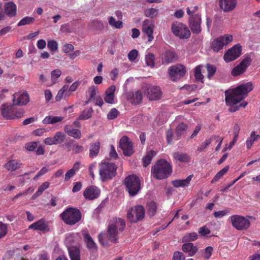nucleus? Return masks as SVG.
Masks as SVG:
<instances>
[{"label": "nucleus", "mask_w": 260, "mask_h": 260, "mask_svg": "<svg viewBox=\"0 0 260 260\" xmlns=\"http://www.w3.org/2000/svg\"><path fill=\"white\" fill-rule=\"evenodd\" d=\"M253 89V85L250 82L238 86L237 87L225 91V100L228 106H231L229 111L234 112L241 107L245 108L247 105L246 102L243 101L239 105H236L247 95L248 93Z\"/></svg>", "instance_id": "obj_1"}, {"label": "nucleus", "mask_w": 260, "mask_h": 260, "mask_svg": "<svg viewBox=\"0 0 260 260\" xmlns=\"http://www.w3.org/2000/svg\"><path fill=\"white\" fill-rule=\"evenodd\" d=\"M125 227V222L121 218H114L111 219L108 224L107 231V237L111 242H118V231L122 232Z\"/></svg>", "instance_id": "obj_2"}, {"label": "nucleus", "mask_w": 260, "mask_h": 260, "mask_svg": "<svg viewBox=\"0 0 260 260\" xmlns=\"http://www.w3.org/2000/svg\"><path fill=\"white\" fill-rule=\"evenodd\" d=\"M123 185L131 197L137 195L141 188L140 179L134 174L126 176L124 179Z\"/></svg>", "instance_id": "obj_3"}, {"label": "nucleus", "mask_w": 260, "mask_h": 260, "mask_svg": "<svg viewBox=\"0 0 260 260\" xmlns=\"http://www.w3.org/2000/svg\"><path fill=\"white\" fill-rule=\"evenodd\" d=\"M60 217L65 223L73 225L81 220L82 214L78 209L70 207L60 214Z\"/></svg>", "instance_id": "obj_4"}, {"label": "nucleus", "mask_w": 260, "mask_h": 260, "mask_svg": "<svg viewBox=\"0 0 260 260\" xmlns=\"http://www.w3.org/2000/svg\"><path fill=\"white\" fill-rule=\"evenodd\" d=\"M170 164H155L152 167L151 173L156 179L167 178L171 173Z\"/></svg>", "instance_id": "obj_5"}, {"label": "nucleus", "mask_w": 260, "mask_h": 260, "mask_svg": "<svg viewBox=\"0 0 260 260\" xmlns=\"http://www.w3.org/2000/svg\"><path fill=\"white\" fill-rule=\"evenodd\" d=\"M117 167L115 164H101L100 174L103 181L112 179L116 174Z\"/></svg>", "instance_id": "obj_6"}, {"label": "nucleus", "mask_w": 260, "mask_h": 260, "mask_svg": "<svg viewBox=\"0 0 260 260\" xmlns=\"http://www.w3.org/2000/svg\"><path fill=\"white\" fill-rule=\"evenodd\" d=\"M173 34L181 39H188L190 37V31L188 27L184 24L175 22L171 26Z\"/></svg>", "instance_id": "obj_7"}, {"label": "nucleus", "mask_w": 260, "mask_h": 260, "mask_svg": "<svg viewBox=\"0 0 260 260\" xmlns=\"http://www.w3.org/2000/svg\"><path fill=\"white\" fill-rule=\"evenodd\" d=\"M168 73L172 81H179L185 75L186 67L180 63L172 66L169 68Z\"/></svg>", "instance_id": "obj_8"}, {"label": "nucleus", "mask_w": 260, "mask_h": 260, "mask_svg": "<svg viewBox=\"0 0 260 260\" xmlns=\"http://www.w3.org/2000/svg\"><path fill=\"white\" fill-rule=\"evenodd\" d=\"M233 40L231 35L226 34L214 39L211 43V48L214 52H218Z\"/></svg>", "instance_id": "obj_9"}, {"label": "nucleus", "mask_w": 260, "mask_h": 260, "mask_svg": "<svg viewBox=\"0 0 260 260\" xmlns=\"http://www.w3.org/2000/svg\"><path fill=\"white\" fill-rule=\"evenodd\" d=\"M145 214L144 207L141 205H137L132 207L127 211V217L132 222L136 223L142 220Z\"/></svg>", "instance_id": "obj_10"}, {"label": "nucleus", "mask_w": 260, "mask_h": 260, "mask_svg": "<svg viewBox=\"0 0 260 260\" xmlns=\"http://www.w3.org/2000/svg\"><path fill=\"white\" fill-rule=\"evenodd\" d=\"M252 62L251 57L248 55H245L241 62L235 67L231 72V74L234 77H237L244 73L248 67L250 66Z\"/></svg>", "instance_id": "obj_11"}, {"label": "nucleus", "mask_w": 260, "mask_h": 260, "mask_svg": "<svg viewBox=\"0 0 260 260\" xmlns=\"http://www.w3.org/2000/svg\"><path fill=\"white\" fill-rule=\"evenodd\" d=\"M231 221L233 227L238 230H246L249 228L250 225L248 219L239 215L232 216Z\"/></svg>", "instance_id": "obj_12"}, {"label": "nucleus", "mask_w": 260, "mask_h": 260, "mask_svg": "<svg viewBox=\"0 0 260 260\" xmlns=\"http://www.w3.org/2000/svg\"><path fill=\"white\" fill-rule=\"evenodd\" d=\"M119 148L122 150L123 154L125 156H131L135 152L133 143L129 138L126 136H122L119 143Z\"/></svg>", "instance_id": "obj_13"}, {"label": "nucleus", "mask_w": 260, "mask_h": 260, "mask_svg": "<svg viewBox=\"0 0 260 260\" xmlns=\"http://www.w3.org/2000/svg\"><path fill=\"white\" fill-rule=\"evenodd\" d=\"M241 46L239 44L235 45L224 53L223 59L226 62L232 61L241 55Z\"/></svg>", "instance_id": "obj_14"}, {"label": "nucleus", "mask_w": 260, "mask_h": 260, "mask_svg": "<svg viewBox=\"0 0 260 260\" xmlns=\"http://www.w3.org/2000/svg\"><path fill=\"white\" fill-rule=\"evenodd\" d=\"M146 96L150 101H157L161 99L162 92L157 86H151L147 88Z\"/></svg>", "instance_id": "obj_15"}, {"label": "nucleus", "mask_w": 260, "mask_h": 260, "mask_svg": "<svg viewBox=\"0 0 260 260\" xmlns=\"http://www.w3.org/2000/svg\"><path fill=\"white\" fill-rule=\"evenodd\" d=\"M219 8L225 13L231 12L236 8L237 0H219Z\"/></svg>", "instance_id": "obj_16"}, {"label": "nucleus", "mask_w": 260, "mask_h": 260, "mask_svg": "<svg viewBox=\"0 0 260 260\" xmlns=\"http://www.w3.org/2000/svg\"><path fill=\"white\" fill-rule=\"evenodd\" d=\"M154 27L153 22L148 19L144 20L143 23L142 31L147 36L149 42L152 41L154 39L153 36Z\"/></svg>", "instance_id": "obj_17"}, {"label": "nucleus", "mask_w": 260, "mask_h": 260, "mask_svg": "<svg viewBox=\"0 0 260 260\" xmlns=\"http://www.w3.org/2000/svg\"><path fill=\"white\" fill-rule=\"evenodd\" d=\"M13 96V101L15 105H26L29 102V96L26 91L20 94L15 93Z\"/></svg>", "instance_id": "obj_18"}, {"label": "nucleus", "mask_w": 260, "mask_h": 260, "mask_svg": "<svg viewBox=\"0 0 260 260\" xmlns=\"http://www.w3.org/2000/svg\"><path fill=\"white\" fill-rule=\"evenodd\" d=\"M189 26L193 34H199L201 31V16L189 18Z\"/></svg>", "instance_id": "obj_19"}, {"label": "nucleus", "mask_w": 260, "mask_h": 260, "mask_svg": "<svg viewBox=\"0 0 260 260\" xmlns=\"http://www.w3.org/2000/svg\"><path fill=\"white\" fill-rule=\"evenodd\" d=\"M100 194V189L95 186H90L86 188L83 192L84 197L89 200H92L98 198Z\"/></svg>", "instance_id": "obj_20"}, {"label": "nucleus", "mask_w": 260, "mask_h": 260, "mask_svg": "<svg viewBox=\"0 0 260 260\" xmlns=\"http://www.w3.org/2000/svg\"><path fill=\"white\" fill-rule=\"evenodd\" d=\"M127 100L134 105H138L140 104L143 99L142 92L138 90L135 93L134 92H129L126 94Z\"/></svg>", "instance_id": "obj_21"}, {"label": "nucleus", "mask_w": 260, "mask_h": 260, "mask_svg": "<svg viewBox=\"0 0 260 260\" xmlns=\"http://www.w3.org/2000/svg\"><path fill=\"white\" fill-rule=\"evenodd\" d=\"M28 228L42 232H48L50 230L47 222L43 219H41L33 223L29 226Z\"/></svg>", "instance_id": "obj_22"}, {"label": "nucleus", "mask_w": 260, "mask_h": 260, "mask_svg": "<svg viewBox=\"0 0 260 260\" xmlns=\"http://www.w3.org/2000/svg\"><path fill=\"white\" fill-rule=\"evenodd\" d=\"M116 86L114 85L110 86L105 91L104 100L108 104H113L114 103L115 91Z\"/></svg>", "instance_id": "obj_23"}, {"label": "nucleus", "mask_w": 260, "mask_h": 260, "mask_svg": "<svg viewBox=\"0 0 260 260\" xmlns=\"http://www.w3.org/2000/svg\"><path fill=\"white\" fill-rule=\"evenodd\" d=\"M177 58V54L173 51H166L162 54V61L163 63H170L175 61Z\"/></svg>", "instance_id": "obj_24"}, {"label": "nucleus", "mask_w": 260, "mask_h": 260, "mask_svg": "<svg viewBox=\"0 0 260 260\" xmlns=\"http://www.w3.org/2000/svg\"><path fill=\"white\" fill-rule=\"evenodd\" d=\"M71 260H81V251L79 246H71L68 248Z\"/></svg>", "instance_id": "obj_25"}, {"label": "nucleus", "mask_w": 260, "mask_h": 260, "mask_svg": "<svg viewBox=\"0 0 260 260\" xmlns=\"http://www.w3.org/2000/svg\"><path fill=\"white\" fill-rule=\"evenodd\" d=\"M5 12L9 17H12L16 15L17 7L12 2L6 3L4 6Z\"/></svg>", "instance_id": "obj_26"}, {"label": "nucleus", "mask_w": 260, "mask_h": 260, "mask_svg": "<svg viewBox=\"0 0 260 260\" xmlns=\"http://www.w3.org/2000/svg\"><path fill=\"white\" fill-rule=\"evenodd\" d=\"M182 249L184 252L188 253L189 256H192L197 252L198 248L193 243L188 242L183 244Z\"/></svg>", "instance_id": "obj_27"}, {"label": "nucleus", "mask_w": 260, "mask_h": 260, "mask_svg": "<svg viewBox=\"0 0 260 260\" xmlns=\"http://www.w3.org/2000/svg\"><path fill=\"white\" fill-rule=\"evenodd\" d=\"M64 131L68 136L75 139H79L81 137V132L79 129L71 128L69 125H66L64 127Z\"/></svg>", "instance_id": "obj_28"}, {"label": "nucleus", "mask_w": 260, "mask_h": 260, "mask_svg": "<svg viewBox=\"0 0 260 260\" xmlns=\"http://www.w3.org/2000/svg\"><path fill=\"white\" fill-rule=\"evenodd\" d=\"M100 144L99 141L92 143L90 145L89 156L90 158L95 157L99 153Z\"/></svg>", "instance_id": "obj_29"}, {"label": "nucleus", "mask_w": 260, "mask_h": 260, "mask_svg": "<svg viewBox=\"0 0 260 260\" xmlns=\"http://www.w3.org/2000/svg\"><path fill=\"white\" fill-rule=\"evenodd\" d=\"M14 105H8V104H3L1 108V113L2 116L6 119H10L9 118L4 115V114H6L7 115H12L13 112H14Z\"/></svg>", "instance_id": "obj_30"}, {"label": "nucleus", "mask_w": 260, "mask_h": 260, "mask_svg": "<svg viewBox=\"0 0 260 260\" xmlns=\"http://www.w3.org/2000/svg\"><path fill=\"white\" fill-rule=\"evenodd\" d=\"M173 157L176 161L181 162H188L190 160L189 156L187 153L181 152H175L173 153Z\"/></svg>", "instance_id": "obj_31"}, {"label": "nucleus", "mask_w": 260, "mask_h": 260, "mask_svg": "<svg viewBox=\"0 0 260 260\" xmlns=\"http://www.w3.org/2000/svg\"><path fill=\"white\" fill-rule=\"evenodd\" d=\"M85 241L87 245V247L88 249L91 251H94L96 249V247L95 242L93 241L92 238L90 235L86 233L83 235Z\"/></svg>", "instance_id": "obj_32"}, {"label": "nucleus", "mask_w": 260, "mask_h": 260, "mask_svg": "<svg viewBox=\"0 0 260 260\" xmlns=\"http://www.w3.org/2000/svg\"><path fill=\"white\" fill-rule=\"evenodd\" d=\"M66 244L68 248L71 246H79L77 243V237L74 234H69L66 238Z\"/></svg>", "instance_id": "obj_33"}, {"label": "nucleus", "mask_w": 260, "mask_h": 260, "mask_svg": "<svg viewBox=\"0 0 260 260\" xmlns=\"http://www.w3.org/2000/svg\"><path fill=\"white\" fill-rule=\"evenodd\" d=\"M63 119L62 116H47L43 120L44 124H54L61 121Z\"/></svg>", "instance_id": "obj_34"}, {"label": "nucleus", "mask_w": 260, "mask_h": 260, "mask_svg": "<svg viewBox=\"0 0 260 260\" xmlns=\"http://www.w3.org/2000/svg\"><path fill=\"white\" fill-rule=\"evenodd\" d=\"M69 86L68 85H64L63 87L58 91L57 95L55 96L56 101H60L63 95L66 96H69L71 95V93L68 91Z\"/></svg>", "instance_id": "obj_35"}, {"label": "nucleus", "mask_w": 260, "mask_h": 260, "mask_svg": "<svg viewBox=\"0 0 260 260\" xmlns=\"http://www.w3.org/2000/svg\"><path fill=\"white\" fill-rule=\"evenodd\" d=\"M93 112V110L92 108L85 109L82 112L77 119L82 120L88 119L92 116Z\"/></svg>", "instance_id": "obj_36"}, {"label": "nucleus", "mask_w": 260, "mask_h": 260, "mask_svg": "<svg viewBox=\"0 0 260 260\" xmlns=\"http://www.w3.org/2000/svg\"><path fill=\"white\" fill-rule=\"evenodd\" d=\"M49 186V183L48 182H44L38 188V190L32 196L31 199L32 200L36 199L38 197L40 196L43 192Z\"/></svg>", "instance_id": "obj_37"}, {"label": "nucleus", "mask_w": 260, "mask_h": 260, "mask_svg": "<svg viewBox=\"0 0 260 260\" xmlns=\"http://www.w3.org/2000/svg\"><path fill=\"white\" fill-rule=\"evenodd\" d=\"M109 25L112 27L120 29L123 27V22L121 20L116 21L115 18L112 16L108 18Z\"/></svg>", "instance_id": "obj_38"}, {"label": "nucleus", "mask_w": 260, "mask_h": 260, "mask_svg": "<svg viewBox=\"0 0 260 260\" xmlns=\"http://www.w3.org/2000/svg\"><path fill=\"white\" fill-rule=\"evenodd\" d=\"M91 28L95 30H102L104 29L103 22L99 20H94L90 23Z\"/></svg>", "instance_id": "obj_39"}, {"label": "nucleus", "mask_w": 260, "mask_h": 260, "mask_svg": "<svg viewBox=\"0 0 260 260\" xmlns=\"http://www.w3.org/2000/svg\"><path fill=\"white\" fill-rule=\"evenodd\" d=\"M198 238V235L197 233L192 232L187 233L182 238V242L188 243L190 241H193L196 240Z\"/></svg>", "instance_id": "obj_40"}, {"label": "nucleus", "mask_w": 260, "mask_h": 260, "mask_svg": "<svg viewBox=\"0 0 260 260\" xmlns=\"http://www.w3.org/2000/svg\"><path fill=\"white\" fill-rule=\"evenodd\" d=\"M187 128V125L183 122L180 123L176 128V135L180 139V137L183 134L184 132Z\"/></svg>", "instance_id": "obj_41"}, {"label": "nucleus", "mask_w": 260, "mask_h": 260, "mask_svg": "<svg viewBox=\"0 0 260 260\" xmlns=\"http://www.w3.org/2000/svg\"><path fill=\"white\" fill-rule=\"evenodd\" d=\"M147 212L150 216L155 215L157 210V205L154 202H151L147 204Z\"/></svg>", "instance_id": "obj_42"}, {"label": "nucleus", "mask_w": 260, "mask_h": 260, "mask_svg": "<svg viewBox=\"0 0 260 260\" xmlns=\"http://www.w3.org/2000/svg\"><path fill=\"white\" fill-rule=\"evenodd\" d=\"M14 111L12 115H7L5 113L4 115L8 117L10 119H18L22 117L24 115V112L22 110H18L15 108Z\"/></svg>", "instance_id": "obj_43"}, {"label": "nucleus", "mask_w": 260, "mask_h": 260, "mask_svg": "<svg viewBox=\"0 0 260 260\" xmlns=\"http://www.w3.org/2000/svg\"><path fill=\"white\" fill-rule=\"evenodd\" d=\"M35 18L30 16H26L23 18L18 23L17 26H21L27 24H31L34 23Z\"/></svg>", "instance_id": "obj_44"}, {"label": "nucleus", "mask_w": 260, "mask_h": 260, "mask_svg": "<svg viewBox=\"0 0 260 260\" xmlns=\"http://www.w3.org/2000/svg\"><path fill=\"white\" fill-rule=\"evenodd\" d=\"M260 138V136L259 135H255V132H252L251 133L250 137L248 138L246 141V145L247 148L249 149L251 147L253 142L257 140L258 138Z\"/></svg>", "instance_id": "obj_45"}, {"label": "nucleus", "mask_w": 260, "mask_h": 260, "mask_svg": "<svg viewBox=\"0 0 260 260\" xmlns=\"http://www.w3.org/2000/svg\"><path fill=\"white\" fill-rule=\"evenodd\" d=\"M145 60L146 63L148 66L151 68L154 67L155 56L153 53H148L147 55H146Z\"/></svg>", "instance_id": "obj_46"}, {"label": "nucleus", "mask_w": 260, "mask_h": 260, "mask_svg": "<svg viewBox=\"0 0 260 260\" xmlns=\"http://www.w3.org/2000/svg\"><path fill=\"white\" fill-rule=\"evenodd\" d=\"M158 10L155 8H149L144 11L145 15L147 17L153 18L157 16Z\"/></svg>", "instance_id": "obj_47"}, {"label": "nucleus", "mask_w": 260, "mask_h": 260, "mask_svg": "<svg viewBox=\"0 0 260 260\" xmlns=\"http://www.w3.org/2000/svg\"><path fill=\"white\" fill-rule=\"evenodd\" d=\"M66 137V135L61 132L56 133L53 137L56 145L62 143L64 141Z\"/></svg>", "instance_id": "obj_48"}, {"label": "nucleus", "mask_w": 260, "mask_h": 260, "mask_svg": "<svg viewBox=\"0 0 260 260\" xmlns=\"http://www.w3.org/2000/svg\"><path fill=\"white\" fill-rule=\"evenodd\" d=\"M206 69L208 73L207 77L208 79H211L216 72V68L212 64H207Z\"/></svg>", "instance_id": "obj_49"}, {"label": "nucleus", "mask_w": 260, "mask_h": 260, "mask_svg": "<svg viewBox=\"0 0 260 260\" xmlns=\"http://www.w3.org/2000/svg\"><path fill=\"white\" fill-rule=\"evenodd\" d=\"M229 167L226 166L222 169L221 170L219 171L211 181L212 183H214L220 179L224 174H225L228 171Z\"/></svg>", "instance_id": "obj_50"}, {"label": "nucleus", "mask_w": 260, "mask_h": 260, "mask_svg": "<svg viewBox=\"0 0 260 260\" xmlns=\"http://www.w3.org/2000/svg\"><path fill=\"white\" fill-rule=\"evenodd\" d=\"M97 87L95 86H92L89 87L88 90V92L89 94V98L88 100L86 102V104H88L89 102H91L92 100H94L95 96L96 94Z\"/></svg>", "instance_id": "obj_51"}, {"label": "nucleus", "mask_w": 260, "mask_h": 260, "mask_svg": "<svg viewBox=\"0 0 260 260\" xmlns=\"http://www.w3.org/2000/svg\"><path fill=\"white\" fill-rule=\"evenodd\" d=\"M156 154V152L154 150H150L146 152V154L143 158V162H150L152 158Z\"/></svg>", "instance_id": "obj_52"}, {"label": "nucleus", "mask_w": 260, "mask_h": 260, "mask_svg": "<svg viewBox=\"0 0 260 260\" xmlns=\"http://www.w3.org/2000/svg\"><path fill=\"white\" fill-rule=\"evenodd\" d=\"M201 68L200 66H198L194 69V76L197 80L203 82L204 76L201 72Z\"/></svg>", "instance_id": "obj_53"}, {"label": "nucleus", "mask_w": 260, "mask_h": 260, "mask_svg": "<svg viewBox=\"0 0 260 260\" xmlns=\"http://www.w3.org/2000/svg\"><path fill=\"white\" fill-rule=\"evenodd\" d=\"M61 75V71L59 69L52 71L51 73V77L52 84H55L57 82V79Z\"/></svg>", "instance_id": "obj_54"}, {"label": "nucleus", "mask_w": 260, "mask_h": 260, "mask_svg": "<svg viewBox=\"0 0 260 260\" xmlns=\"http://www.w3.org/2000/svg\"><path fill=\"white\" fill-rule=\"evenodd\" d=\"M79 164H76L73 168L72 169H70L65 174V180L67 181L69 180L71 177H72L75 174L76 171L78 169V165Z\"/></svg>", "instance_id": "obj_55"}, {"label": "nucleus", "mask_w": 260, "mask_h": 260, "mask_svg": "<svg viewBox=\"0 0 260 260\" xmlns=\"http://www.w3.org/2000/svg\"><path fill=\"white\" fill-rule=\"evenodd\" d=\"M47 47L52 52H54L58 49V44L56 41L49 40L47 42Z\"/></svg>", "instance_id": "obj_56"}, {"label": "nucleus", "mask_w": 260, "mask_h": 260, "mask_svg": "<svg viewBox=\"0 0 260 260\" xmlns=\"http://www.w3.org/2000/svg\"><path fill=\"white\" fill-rule=\"evenodd\" d=\"M198 9V6H194L190 8L187 7L186 8V12L187 14L189 16V18H191L192 17H196L197 16H201L200 14L196 13Z\"/></svg>", "instance_id": "obj_57"}, {"label": "nucleus", "mask_w": 260, "mask_h": 260, "mask_svg": "<svg viewBox=\"0 0 260 260\" xmlns=\"http://www.w3.org/2000/svg\"><path fill=\"white\" fill-rule=\"evenodd\" d=\"M192 177L193 175H190L185 179L178 180L179 187H184L188 186Z\"/></svg>", "instance_id": "obj_58"}, {"label": "nucleus", "mask_w": 260, "mask_h": 260, "mask_svg": "<svg viewBox=\"0 0 260 260\" xmlns=\"http://www.w3.org/2000/svg\"><path fill=\"white\" fill-rule=\"evenodd\" d=\"M212 141V137L210 139L206 140L205 141L202 143L201 145H200L198 148L197 151L199 152H202L203 151L209 144L211 143Z\"/></svg>", "instance_id": "obj_59"}, {"label": "nucleus", "mask_w": 260, "mask_h": 260, "mask_svg": "<svg viewBox=\"0 0 260 260\" xmlns=\"http://www.w3.org/2000/svg\"><path fill=\"white\" fill-rule=\"evenodd\" d=\"M119 113L118 111L115 108L112 109L107 114V118L112 120L116 118Z\"/></svg>", "instance_id": "obj_60"}, {"label": "nucleus", "mask_w": 260, "mask_h": 260, "mask_svg": "<svg viewBox=\"0 0 260 260\" xmlns=\"http://www.w3.org/2000/svg\"><path fill=\"white\" fill-rule=\"evenodd\" d=\"M138 55V51L136 49L131 50L128 54V58L130 61H134Z\"/></svg>", "instance_id": "obj_61"}, {"label": "nucleus", "mask_w": 260, "mask_h": 260, "mask_svg": "<svg viewBox=\"0 0 260 260\" xmlns=\"http://www.w3.org/2000/svg\"><path fill=\"white\" fill-rule=\"evenodd\" d=\"M185 257L183 253L176 251L174 253L172 260H185Z\"/></svg>", "instance_id": "obj_62"}, {"label": "nucleus", "mask_w": 260, "mask_h": 260, "mask_svg": "<svg viewBox=\"0 0 260 260\" xmlns=\"http://www.w3.org/2000/svg\"><path fill=\"white\" fill-rule=\"evenodd\" d=\"M37 147V143L36 142H28L25 144V148L28 151H34Z\"/></svg>", "instance_id": "obj_63"}, {"label": "nucleus", "mask_w": 260, "mask_h": 260, "mask_svg": "<svg viewBox=\"0 0 260 260\" xmlns=\"http://www.w3.org/2000/svg\"><path fill=\"white\" fill-rule=\"evenodd\" d=\"M7 233V226L6 224L0 222V239L5 236Z\"/></svg>", "instance_id": "obj_64"}]
</instances>
